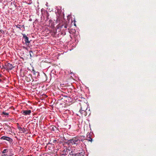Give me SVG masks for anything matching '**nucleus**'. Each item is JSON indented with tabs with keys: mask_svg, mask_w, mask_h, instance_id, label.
<instances>
[{
	"mask_svg": "<svg viewBox=\"0 0 156 156\" xmlns=\"http://www.w3.org/2000/svg\"><path fill=\"white\" fill-rule=\"evenodd\" d=\"M70 141L72 144H78L79 143V140L78 139V137H73L72 139L70 140Z\"/></svg>",
	"mask_w": 156,
	"mask_h": 156,
	"instance_id": "1",
	"label": "nucleus"
},
{
	"mask_svg": "<svg viewBox=\"0 0 156 156\" xmlns=\"http://www.w3.org/2000/svg\"><path fill=\"white\" fill-rule=\"evenodd\" d=\"M0 139L1 140H7L10 143H12L13 141V140L12 139L7 136H2L0 138Z\"/></svg>",
	"mask_w": 156,
	"mask_h": 156,
	"instance_id": "2",
	"label": "nucleus"
},
{
	"mask_svg": "<svg viewBox=\"0 0 156 156\" xmlns=\"http://www.w3.org/2000/svg\"><path fill=\"white\" fill-rule=\"evenodd\" d=\"M5 66L6 67L5 68L7 70H11L14 68V66L9 63H6Z\"/></svg>",
	"mask_w": 156,
	"mask_h": 156,
	"instance_id": "3",
	"label": "nucleus"
},
{
	"mask_svg": "<svg viewBox=\"0 0 156 156\" xmlns=\"http://www.w3.org/2000/svg\"><path fill=\"white\" fill-rule=\"evenodd\" d=\"M31 111L30 110H23L21 111L22 114L24 115H30L31 114Z\"/></svg>",
	"mask_w": 156,
	"mask_h": 156,
	"instance_id": "4",
	"label": "nucleus"
},
{
	"mask_svg": "<svg viewBox=\"0 0 156 156\" xmlns=\"http://www.w3.org/2000/svg\"><path fill=\"white\" fill-rule=\"evenodd\" d=\"M23 37L24 39V40L25 41L26 44H29L30 42L29 41V38L27 36V35L25 34H23Z\"/></svg>",
	"mask_w": 156,
	"mask_h": 156,
	"instance_id": "5",
	"label": "nucleus"
},
{
	"mask_svg": "<svg viewBox=\"0 0 156 156\" xmlns=\"http://www.w3.org/2000/svg\"><path fill=\"white\" fill-rule=\"evenodd\" d=\"M59 27H60L61 30L63 29L64 30V29H66L67 27V25L66 24H64L63 25H58L57 26V28H58Z\"/></svg>",
	"mask_w": 156,
	"mask_h": 156,
	"instance_id": "6",
	"label": "nucleus"
},
{
	"mask_svg": "<svg viewBox=\"0 0 156 156\" xmlns=\"http://www.w3.org/2000/svg\"><path fill=\"white\" fill-rule=\"evenodd\" d=\"M87 109V105L86 103H84L81 106V109H80L86 110Z\"/></svg>",
	"mask_w": 156,
	"mask_h": 156,
	"instance_id": "7",
	"label": "nucleus"
},
{
	"mask_svg": "<svg viewBox=\"0 0 156 156\" xmlns=\"http://www.w3.org/2000/svg\"><path fill=\"white\" fill-rule=\"evenodd\" d=\"M86 110L80 109L79 112L81 114L84 115L85 116L87 115V114L86 112Z\"/></svg>",
	"mask_w": 156,
	"mask_h": 156,
	"instance_id": "8",
	"label": "nucleus"
},
{
	"mask_svg": "<svg viewBox=\"0 0 156 156\" xmlns=\"http://www.w3.org/2000/svg\"><path fill=\"white\" fill-rule=\"evenodd\" d=\"M62 155L65 156L67 154H68V152H67V150L66 149V148L62 151Z\"/></svg>",
	"mask_w": 156,
	"mask_h": 156,
	"instance_id": "9",
	"label": "nucleus"
},
{
	"mask_svg": "<svg viewBox=\"0 0 156 156\" xmlns=\"http://www.w3.org/2000/svg\"><path fill=\"white\" fill-rule=\"evenodd\" d=\"M19 129L20 131L22 132L25 133L26 132V129L24 128H22L21 127H19Z\"/></svg>",
	"mask_w": 156,
	"mask_h": 156,
	"instance_id": "10",
	"label": "nucleus"
},
{
	"mask_svg": "<svg viewBox=\"0 0 156 156\" xmlns=\"http://www.w3.org/2000/svg\"><path fill=\"white\" fill-rule=\"evenodd\" d=\"M13 155V154L12 153H9L8 154L5 153L2 154V156H12Z\"/></svg>",
	"mask_w": 156,
	"mask_h": 156,
	"instance_id": "11",
	"label": "nucleus"
},
{
	"mask_svg": "<svg viewBox=\"0 0 156 156\" xmlns=\"http://www.w3.org/2000/svg\"><path fill=\"white\" fill-rule=\"evenodd\" d=\"M56 127L54 126H51L50 127V129L51 131H55V129H56Z\"/></svg>",
	"mask_w": 156,
	"mask_h": 156,
	"instance_id": "12",
	"label": "nucleus"
},
{
	"mask_svg": "<svg viewBox=\"0 0 156 156\" xmlns=\"http://www.w3.org/2000/svg\"><path fill=\"white\" fill-rule=\"evenodd\" d=\"M9 113L7 112H3L1 114L2 115H5V117H6V116H8L9 115Z\"/></svg>",
	"mask_w": 156,
	"mask_h": 156,
	"instance_id": "13",
	"label": "nucleus"
},
{
	"mask_svg": "<svg viewBox=\"0 0 156 156\" xmlns=\"http://www.w3.org/2000/svg\"><path fill=\"white\" fill-rule=\"evenodd\" d=\"M29 52L30 53V56H33L34 55H34H36V53H35V51H34V53H33V55H32L31 53H33V52L32 51H29Z\"/></svg>",
	"mask_w": 156,
	"mask_h": 156,
	"instance_id": "14",
	"label": "nucleus"
},
{
	"mask_svg": "<svg viewBox=\"0 0 156 156\" xmlns=\"http://www.w3.org/2000/svg\"><path fill=\"white\" fill-rule=\"evenodd\" d=\"M8 149H5L2 151V153L3 154L6 153L8 152Z\"/></svg>",
	"mask_w": 156,
	"mask_h": 156,
	"instance_id": "15",
	"label": "nucleus"
},
{
	"mask_svg": "<svg viewBox=\"0 0 156 156\" xmlns=\"http://www.w3.org/2000/svg\"><path fill=\"white\" fill-rule=\"evenodd\" d=\"M91 133H88L87 134V138L91 137Z\"/></svg>",
	"mask_w": 156,
	"mask_h": 156,
	"instance_id": "16",
	"label": "nucleus"
},
{
	"mask_svg": "<svg viewBox=\"0 0 156 156\" xmlns=\"http://www.w3.org/2000/svg\"><path fill=\"white\" fill-rule=\"evenodd\" d=\"M82 137H83V138H85V136H82L81 137H78V139H79V143L81 141V140L82 139Z\"/></svg>",
	"mask_w": 156,
	"mask_h": 156,
	"instance_id": "17",
	"label": "nucleus"
},
{
	"mask_svg": "<svg viewBox=\"0 0 156 156\" xmlns=\"http://www.w3.org/2000/svg\"><path fill=\"white\" fill-rule=\"evenodd\" d=\"M87 140L88 141L91 142L92 140V139L91 138V137H89V138H87Z\"/></svg>",
	"mask_w": 156,
	"mask_h": 156,
	"instance_id": "18",
	"label": "nucleus"
},
{
	"mask_svg": "<svg viewBox=\"0 0 156 156\" xmlns=\"http://www.w3.org/2000/svg\"><path fill=\"white\" fill-rule=\"evenodd\" d=\"M20 26H21V25H20L19 24L17 25L16 26V28H18L20 29Z\"/></svg>",
	"mask_w": 156,
	"mask_h": 156,
	"instance_id": "19",
	"label": "nucleus"
},
{
	"mask_svg": "<svg viewBox=\"0 0 156 156\" xmlns=\"http://www.w3.org/2000/svg\"><path fill=\"white\" fill-rule=\"evenodd\" d=\"M33 73L34 74H35V73H37V74H38V72H36L34 70H33Z\"/></svg>",
	"mask_w": 156,
	"mask_h": 156,
	"instance_id": "20",
	"label": "nucleus"
},
{
	"mask_svg": "<svg viewBox=\"0 0 156 156\" xmlns=\"http://www.w3.org/2000/svg\"><path fill=\"white\" fill-rule=\"evenodd\" d=\"M80 154V153H75L74 154V155L75 156H79Z\"/></svg>",
	"mask_w": 156,
	"mask_h": 156,
	"instance_id": "21",
	"label": "nucleus"
},
{
	"mask_svg": "<svg viewBox=\"0 0 156 156\" xmlns=\"http://www.w3.org/2000/svg\"><path fill=\"white\" fill-rule=\"evenodd\" d=\"M66 149L67 150V152H68V151H70V149H71V148L69 147L68 148H66Z\"/></svg>",
	"mask_w": 156,
	"mask_h": 156,
	"instance_id": "22",
	"label": "nucleus"
},
{
	"mask_svg": "<svg viewBox=\"0 0 156 156\" xmlns=\"http://www.w3.org/2000/svg\"><path fill=\"white\" fill-rule=\"evenodd\" d=\"M84 140H85V139H84V138H82V139L81 140V141L82 142V141H83Z\"/></svg>",
	"mask_w": 156,
	"mask_h": 156,
	"instance_id": "23",
	"label": "nucleus"
},
{
	"mask_svg": "<svg viewBox=\"0 0 156 156\" xmlns=\"http://www.w3.org/2000/svg\"><path fill=\"white\" fill-rule=\"evenodd\" d=\"M75 21H74V25L76 26V24L75 23Z\"/></svg>",
	"mask_w": 156,
	"mask_h": 156,
	"instance_id": "24",
	"label": "nucleus"
},
{
	"mask_svg": "<svg viewBox=\"0 0 156 156\" xmlns=\"http://www.w3.org/2000/svg\"><path fill=\"white\" fill-rule=\"evenodd\" d=\"M2 76V75L0 73V77Z\"/></svg>",
	"mask_w": 156,
	"mask_h": 156,
	"instance_id": "25",
	"label": "nucleus"
},
{
	"mask_svg": "<svg viewBox=\"0 0 156 156\" xmlns=\"http://www.w3.org/2000/svg\"><path fill=\"white\" fill-rule=\"evenodd\" d=\"M2 79H0V82H2Z\"/></svg>",
	"mask_w": 156,
	"mask_h": 156,
	"instance_id": "26",
	"label": "nucleus"
},
{
	"mask_svg": "<svg viewBox=\"0 0 156 156\" xmlns=\"http://www.w3.org/2000/svg\"><path fill=\"white\" fill-rule=\"evenodd\" d=\"M47 4H48V3H47L46 4V5L47 6Z\"/></svg>",
	"mask_w": 156,
	"mask_h": 156,
	"instance_id": "27",
	"label": "nucleus"
},
{
	"mask_svg": "<svg viewBox=\"0 0 156 156\" xmlns=\"http://www.w3.org/2000/svg\"><path fill=\"white\" fill-rule=\"evenodd\" d=\"M23 26H24V25H23L22 26V27H23Z\"/></svg>",
	"mask_w": 156,
	"mask_h": 156,
	"instance_id": "28",
	"label": "nucleus"
},
{
	"mask_svg": "<svg viewBox=\"0 0 156 156\" xmlns=\"http://www.w3.org/2000/svg\"><path fill=\"white\" fill-rule=\"evenodd\" d=\"M70 51H71L72 50L71 49H70Z\"/></svg>",
	"mask_w": 156,
	"mask_h": 156,
	"instance_id": "29",
	"label": "nucleus"
}]
</instances>
